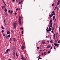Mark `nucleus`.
<instances>
[{
	"mask_svg": "<svg viewBox=\"0 0 60 60\" xmlns=\"http://www.w3.org/2000/svg\"><path fill=\"white\" fill-rule=\"evenodd\" d=\"M16 56L17 57H18V55L17 54V52L16 53Z\"/></svg>",
	"mask_w": 60,
	"mask_h": 60,
	"instance_id": "obj_22",
	"label": "nucleus"
},
{
	"mask_svg": "<svg viewBox=\"0 0 60 60\" xmlns=\"http://www.w3.org/2000/svg\"><path fill=\"white\" fill-rule=\"evenodd\" d=\"M15 1V0H12L13 2H14Z\"/></svg>",
	"mask_w": 60,
	"mask_h": 60,
	"instance_id": "obj_54",
	"label": "nucleus"
},
{
	"mask_svg": "<svg viewBox=\"0 0 60 60\" xmlns=\"http://www.w3.org/2000/svg\"><path fill=\"white\" fill-rule=\"evenodd\" d=\"M10 49H7L6 51V52H5V54H7L8 53V52L10 51Z\"/></svg>",
	"mask_w": 60,
	"mask_h": 60,
	"instance_id": "obj_5",
	"label": "nucleus"
},
{
	"mask_svg": "<svg viewBox=\"0 0 60 60\" xmlns=\"http://www.w3.org/2000/svg\"><path fill=\"white\" fill-rule=\"evenodd\" d=\"M19 25H21V19H22V18L21 17H19Z\"/></svg>",
	"mask_w": 60,
	"mask_h": 60,
	"instance_id": "obj_3",
	"label": "nucleus"
},
{
	"mask_svg": "<svg viewBox=\"0 0 60 60\" xmlns=\"http://www.w3.org/2000/svg\"><path fill=\"white\" fill-rule=\"evenodd\" d=\"M20 29L21 30H23V28H22V27L20 28Z\"/></svg>",
	"mask_w": 60,
	"mask_h": 60,
	"instance_id": "obj_35",
	"label": "nucleus"
},
{
	"mask_svg": "<svg viewBox=\"0 0 60 60\" xmlns=\"http://www.w3.org/2000/svg\"><path fill=\"white\" fill-rule=\"evenodd\" d=\"M1 28L3 29H4V27H3V26Z\"/></svg>",
	"mask_w": 60,
	"mask_h": 60,
	"instance_id": "obj_23",
	"label": "nucleus"
},
{
	"mask_svg": "<svg viewBox=\"0 0 60 60\" xmlns=\"http://www.w3.org/2000/svg\"><path fill=\"white\" fill-rule=\"evenodd\" d=\"M53 19L55 22H56L55 21L56 20V19H55V16H53Z\"/></svg>",
	"mask_w": 60,
	"mask_h": 60,
	"instance_id": "obj_7",
	"label": "nucleus"
},
{
	"mask_svg": "<svg viewBox=\"0 0 60 60\" xmlns=\"http://www.w3.org/2000/svg\"><path fill=\"white\" fill-rule=\"evenodd\" d=\"M22 3V1H21V2H19V4H21V3Z\"/></svg>",
	"mask_w": 60,
	"mask_h": 60,
	"instance_id": "obj_19",
	"label": "nucleus"
},
{
	"mask_svg": "<svg viewBox=\"0 0 60 60\" xmlns=\"http://www.w3.org/2000/svg\"><path fill=\"white\" fill-rule=\"evenodd\" d=\"M50 33V32L48 31V33Z\"/></svg>",
	"mask_w": 60,
	"mask_h": 60,
	"instance_id": "obj_59",
	"label": "nucleus"
},
{
	"mask_svg": "<svg viewBox=\"0 0 60 60\" xmlns=\"http://www.w3.org/2000/svg\"><path fill=\"white\" fill-rule=\"evenodd\" d=\"M58 43H60V41H59L58 42Z\"/></svg>",
	"mask_w": 60,
	"mask_h": 60,
	"instance_id": "obj_39",
	"label": "nucleus"
},
{
	"mask_svg": "<svg viewBox=\"0 0 60 60\" xmlns=\"http://www.w3.org/2000/svg\"><path fill=\"white\" fill-rule=\"evenodd\" d=\"M57 6H56L55 7V9H57Z\"/></svg>",
	"mask_w": 60,
	"mask_h": 60,
	"instance_id": "obj_34",
	"label": "nucleus"
},
{
	"mask_svg": "<svg viewBox=\"0 0 60 60\" xmlns=\"http://www.w3.org/2000/svg\"><path fill=\"white\" fill-rule=\"evenodd\" d=\"M55 34H54V35L53 39H55Z\"/></svg>",
	"mask_w": 60,
	"mask_h": 60,
	"instance_id": "obj_24",
	"label": "nucleus"
},
{
	"mask_svg": "<svg viewBox=\"0 0 60 60\" xmlns=\"http://www.w3.org/2000/svg\"><path fill=\"white\" fill-rule=\"evenodd\" d=\"M49 23H50V27H52V20H50V21Z\"/></svg>",
	"mask_w": 60,
	"mask_h": 60,
	"instance_id": "obj_4",
	"label": "nucleus"
},
{
	"mask_svg": "<svg viewBox=\"0 0 60 60\" xmlns=\"http://www.w3.org/2000/svg\"><path fill=\"white\" fill-rule=\"evenodd\" d=\"M6 37L7 38H8V36H6Z\"/></svg>",
	"mask_w": 60,
	"mask_h": 60,
	"instance_id": "obj_43",
	"label": "nucleus"
},
{
	"mask_svg": "<svg viewBox=\"0 0 60 60\" xmlns=\"http://www.w3.org/2000/svg\"><path fill=\"white\" fill-rule=\"evenodd\" d=\"M48 38V36H46V38Z\"/></svg>",
	"mask_w": 60,
	"mask_h": 60,
	"instance_id": "obj_61",
	"label": "nucleus"
},
{
	"mask_svg": "<svg viewBox=\"0 0 60 60\" xmlns=\"http://www.w3.org/2000/svg\"><path fill=\"white\" fill-rule=\"evenodd\" d=\"M12 53L13 56H15V51H14V52H12Z\"/></svg>",
	"mask_w": 60,
	"mask_h": 60,
	"instance_id": "obj_10",
	"label": "nucleus"
},
{
	"mask_svg": "<svg viewBox=\"0 0 60 60\" xmlns=\"http://www.w3.org/2000/svg\"><path fill=\"white\" fill-rule=\"evenodd\" d=\"M50 53V51H49L47 53L48 54H49V53Z\"/></svg>",
	"mask_w": 60,
	"mask_h": 60,
	"instance_id": "obj_31",
	"label": "nucleus"
},
{
	"mask_svg": "<svg viewBox=\"0 0 60 60\" xmlns=\"http://www.w3.org/2000/svg\"><path fill=\"white\" fill-rule=\"evenodd\" d=\"M59 32H60V28L59 29Z\"/></svg>",
	"mask_w": 60,
	"mask_h": 60,
	"instance_id": "obj_55",
	"label": "nucleus"
},
{
	"mask_svg": "<svg viewBox=\"0 0 60 60\" xmlns=\"http://www.w3.org/2000/svg\"><path fill=\"white\" fill-rule=\"evenodd\" d=\"M45 42H42V43L43 44H45Z\"/></svg>",
	"mask_w": 60,
	"mask_h": 60,
	"instance_id": "obj_18",
	"label": "nucleus"
},
{
	"mask_svg": "<svg viewBox=\"0 0 60 60\" xmlns=\"http://www.w3.org/2000/svg\"><path fill=\"white\" fill-rule=\"evenodd\" d=\"M48 29V28L47 27L46 29V31H47Z\"/></svg>",
	"mask_w": 60,
	"mask_h": 60,
	"instance_id": "obj_56",
	"label": "nucleus"
},
{
	"mask_svg": "<svg viewBox=\"0 0 60 60\" xmlns=\"http://www.w3.org/2000/svg\"><path fill=\"white\" fill-rule=\"evenodd\" d=\"M18 0H16V3H17V2H18Z\"/></svg>",
	"mask_w": 60,
	"mask_h": 60,
	"instance_id": "obj_50",
	"label": "nucleus"
},
{
	"mask_svg": "<svg viewBox=\"0 0 60 60\" xmlns=\"http://www.w3.org/2000/svg\"><path fill=\"white\" fill-rule=\"evenodd\" d=\"M8 38H10V35H8Z\"/></svg>",
	"mask_w": 60,
	"mask_h": 60,
	"instance_id": "obj_30",
	"label": "nucleus"
},
{
	"mask_svg": "<svg viewBox=\"0 0 60 60\" xmlns=\"http://www.w3.org/2000/svg\"><path fill=\"white\" fill-rule=\"evenodd\" d=\"M8 60H11L10 59H9Z\"/></svg>",
	"mask_w": 60,
	"mask_h": 60,
	"instance_id": "obj_64",
	"label": "nucleus"
},
{
	"mask_svg": "<svg viewBox=\"0 0 60 60\" xmlns=\"http://www.w3.org/2000/svg\"><path fill=\"white\" fill-rule=\"evenodd\" d=\"M6 16H8V14L7 13H6Z\"/></svg>",
	"mask_w": 60,
	"mask_h": 60,
	"instance_id": "obj_25",
	"label": "nucleus"
},
{
	"mask_svg": "<svg viewBox=\"0 0 60 60\" xmlns=\"http://www.w3.org/2000/svg\"><path fill=\"white\" fill-rule=\"evenodd\" d=\"M13 40L14 41H15V38H13Z\"/></svg>",
	"mask_w": 60,
	"mask_h": 60,
	"instance_id": "obj_20",
	"label": "nucleus"
},
{
	"mask_svg": "<svg viewBox=\"0 0 60 60\" xmlns=\"http://www.w3.org/2000/svg\"><path fill=\"white\" fill-rule=\"evenodd\" d=\"M52 13L51 15H49V16L50 18H51V17H53V15H55V11H52Z\"/></svg>",
	"mask_w": 60,
	"mask_h": 60,
	"instance_id": "obj_1",
	"label": "nucleus"
},
{
	"mask_svg": "<svg viewBox=\"0 0 60 60\" xmlns=\"http://www.w3.org/2000/svg\"><path fill=\"white\" fill-rule=\"evenodd\" d=\"M43 52H42V54H41L42 56H43Z\"/></svg>",
	"mask_w": 60,
	"mask_h": 60,
	"instance_id": "obj_51",
	"label": "nucleus"
},
{
	"mask_svg": "<svg viewBox=\"0 0 60 60\" xmlns=\"http://www.w3.org/2000/svg\"><path fill=\"white\" fill-rule=\"evenodd\" d=\"M47 53V52H45L44 53V54H43V55H45V54Z\"/></svg>",
	"mask_w": 60,
	"mask_h": 60,
	"instance_id": "obj_29",
	"label": "nucleus"
},
{
	"mask_svg": "<svg viewBox=\"0 0 60 60\" xmlns=\"http://www.w3.org/2000/svg\"><path fill=\"white\" fill-rule=\"evenodd\" d=\"M22 57L21 58V59H22V60H26V59L24 58L22 55Z\"/></svg>",
	"mask_w": 60,
	"mask_h": 60,
	"instance_id": "obj_6",
	"label": "nucleus"
},
{
	"mask_svg": "<svg viewBox=\"0 0 60 60\" xmlns=\"http://www.w3.org/2000/svg\"><path fill=\"white\" fill-rule=\"evenodd\" d=\"M60 4V0H59L58 3L57 4V5H58Z\"/></svg>",
	"mask_w": 60,
	"mask_h": 60,
	"instance_id": "obj_8",
	"label": "nucleus"
},
{
	"mask_svg": "<svg viewBox=\"0 0 60 60\" xmlns=\"http://www.w3.org/2000/svg\"><path fill=\"white\" fill-rule=\"evenodd\" d=\"M5 34H4V35H3V36H5Z\"/></svg>",
	"mask_w": 60,
	"mask_h": 60,
	"instance_id": "obj_58",
	"label": "nucleus"
},
{
	"mask_svg": "<svg viewBox=\"0 0 60 60\" xmlns=\"http://www.w3.org/2000/svg\"><path fill=\"white\" fill-rule=\"evenodd\" d=\"M52 27V31H54V28L53 27Z\"/></svg>",
	"mask_w": 60,
	"mask_h": 60,
	"instance_id": "obj_21",
	"label": "nucleus"
},
{
	"mask_svg": "<svg viewBox=\"0 0 60 60\" xmlns=\"http://www.w3.org/2000/svg\"><path fill=\"white\" fill-rule=\"evenodd\" d=\"M21 48L22 50H23V49H24V48H25V47H24V46L22 45L21 47Z\"/></svg>",
	"mask_w": 60,
	"mask_h": 60,
	"instance_id": "obj_11",
	"label": "nucleus"
},
{
	"mask_svg": "<svg viewBox=\"0 0 60 60\" xmlns=\"http://www.w3.org/2000/svg\"><path fill=\"white\" fill-rule=\"evenodd\" d=\"M50 49H52V47L50 48Z\"/></svg>",
	"mask_w": 60,
	"mask_h": 60,
	"instance_id": "obj_53",
	"label": "nucleus"
},
{
	"mask_svg": "<svg viewBox=\"0 0 60 60\" xmlns=\"http://www.w3.org/2000/svg\"><path fill=\"white\" fill-rule=\"evenodd\" d=\"M7 34H10V32L9 31H8L7 33Z\"/></svg>",
	"mask_w": 60,
	"mask_h": 60,
	"instance_id": "obj_13",
	"label": "nucleus"
},
{
	"mask_svg": "<svg viewBox=\"0 0 60 60\" xmlns=\"http://www.w3.org/2000/svg\"><path fill=\"white\" fill-rule=\"evenodd\" d=\"M39 59H42V58H39Z\"/></svg>",
	"mask_w": 60,
	"mask_h": 60,
	"instance_id": "obj_60",
	"label": "nucleus"
},
{
	"mask_svg": "<svg viewBox=\"0 0 60 60\" xmlns=\"http://www.w3.org/2000/svg\"><path fill=\"white\" fill-rule=\"evenodd\" d=\"M49 29H50L51 30V29L50 28V26H49Z\"/></svg>",
	"mask_w": 60,
	"mask_h": 60,
	"instance_id": "obj_28",
	"label": "nucleus"
},
{
	"mask_svg": "<svg viewBox=\"0 0 60 60\" xmlns=\"http://www.w3.org/2000/svg\"><path fill=\"white\" fill-rule=\"evenodd\" d=\"M47 42H48V43H49V41H47Z\"/></svg>",
	"mask_w": 60,
	"mask_h": 60,
	"instance_id": "obj_62",
	"label": "nucleus"
},
{
	"mask_svg": "<svg viewBox=\"0 0 60 60\" xmlns=\"http://www.w3.org/2000/svg\"><path fill=\"white\" fill-rule=\"evenodd\" d=\"M4 32V30H2V33H3Z\"/></svg>",
	"mask_w": 60,
	"mask_h": 60,
	"instance_id": "obj_27",
	"label": "nucleus"
},
{
	"mask_svg": "<svg viewBox=\"0 0 60 60\" xmlns=\"http://www.w3.org/2000/svg\"><path fill=\"white\" fill-rule=\"evenodd\" d=\"M54 6V4H52V6Z\"/></svg>",
	"mask_w": 60,
	"mask_h": 60,
	"instance_id": "obj_49",
	"label": "nucleus"
},
{
	"mask_svg": "<svg viewBox=\"0 0 60 60\" xmlns=\"http://www.w3.org/2000/svg\"><path fill=\"white\" fill-rule=\"evenodd\" d=\"M57 47H59V44L57 45Z\"/></svg>",
	"mask_w": 60,
	"mask_h": 60,
	"instance_id": "obj_45",
	"label": "nucleus"
},
{
	"mask_svg": "<svg viewBox=\"0 0 60 60\" xmlns=\"http://www.w3.org/2000/svg\"><path fill=\"white\" fill-rule=\"evenodd\" d=\"M51 30H50V29H49V30H48V31H51Z\"/></svg>",
	"mask_w": 60,
	"mask_h": 60,
	"instance_id": "obj_41",
	"label": "nucleus"
},
{
	"mask_svg": "<svg viewBox=\"0 0 60 60\" xmlns=\"http://www.w3.org/2000/svg\"><path fill=\"white\" fill-rule=\"evenodd\" d=\"M5 20H4V23H5Z\"/></svg>",
	"mask_w": 60,
	"mask_h": 60,
	"instance_id": "obj_57",
	"label": "nucleus"
},
{
	"mask_svg": "<svg viewBox=\"0 0 60 60\" xmlns=\"http://www.w3.org/2000/svg\"><path fill=\"white\" fill-rule=\"evenodd\" d=\"M4 11L5 12H6V11H7V9H6V8H5V9L4 10Z\"/></svg>",
	"mask_w": 60,
	"mask_h": 60,
	"instance_id": "obj_16",
	"label": "nucleus"
},
{
	"mask_svg": "<svg viewBox=\"0 0 60 60\" xmlns=\"http://www.w3.org/2000/svg\"><path fill=\"white\" fill-rule=\"evenodd\" d=\"M55 25H56V24H55V23H54V25H53V26H55Z\"/></svg>",
	"mask_w": 60,
	"mask_h": 60,
	"instance_id": "obj_42",
	"label": "nucleus"
},
{
	"mask_svg": "<svg viewBox=\"0 0 60 60\" xmlns=\"http://www.w3.org/2000/svg\"><path fill=\"white\" fill-rule=\"evenodd\" d=\"M13 48V49H14V51H15V50H16V47L15 46H14Z\"/></svg>",
	"mask_w": 60,
	"mask_h": 60,
	"instance_id": "obj_9",
	"label": "nucleus"
},
{
	"mask_svg": "<svg viewBox=\"0 0 60 60\" xmlns=\"http://www.w3.org/2000/svg\"><path fill=\"white\" fill-rule=\"evenodd\" d=\"M18 9L17 8L16 9V11H18Z\"/></svg>",
	"mask_w": 60,
	"mask_h": 60,
	"instance_id": "obj_47",
	"label": "nucleus"
},
{
	"mask_svg": "<svg viewBox=\"0 0 60 60\" xmlns=\"http://www.w3.org/2000/svg\"><path fill=\"white\" fill-rule=\"evenodd\" d=\"M52 46H54V45H53V44H52Z\"/></svg>",
	"mask_w": 60,
	"mask_h": 60,
	"instance_id": "obj_63",
	"label": "nucleus"
},
{
	"mask_svg": "<svg viewBox=\"0 0 60 60\" xmlns=\"http://www.w3.org/2000/svg\"><path fill=\"white\" fill-rule=\"evenodd\" d=\"M18 24L16 22H15L13 23V26L15 29H16V26H17Z\"/></svg>",
	"mask_w": 60,
	"mask_h": 60,
	"instance_id": "obj_2",
	"label": "nucleus"
},
{
	"mask_svg": "<svg viewBox=\"0 0 60 60\" xmlns=\"http://www.w3.org/2000/svg\"><path fill=\"white\" fill-rule=\"evenodd\" d=\"M2 1L3 2L4 4L6 6V4L5 3V2H4V0H2Z\"/></svg>",
	"mask_w": 60,
	"mask_h": 60,
	"instance_id": "obj_12",
	"label": "nucleus"
},
{
	"mask_svg": "<svg viewBox=\"0 0 60 60\" xmlns=\"http://www.w3.org/2000/svg\"><path fill=\"white\" fill-rule=\"evenodd\" d=\"M15 15H16L17 14V13H15L14 14Z\"/></svg>",
	"mask_w": 60,
	"mask_h": 60,
	"instance_id": "obj_48",
	"label": "nucleus"
},
{
	"mask_svg": "<svg viewBox=\"0 0 60 60\" xmlns=\"http://www.w3.org/2000/svg\"><path fill=\"white\" fill-rule=\"evenodd\" d=\"M54 45L55 46H57V44L56 43H54Z\"/></svg>",
	"mask_w": 60,
	"mask_h": 60,
	"instance_id": "obj_15",
	"label": "nucleus"
},
{
	"mask_svg": "<svg viewBox=\"0 0 60 60\" xmlns=\"http://www.w3.org/2000/svg\"><path fill=\"white\" fill-rule=\"evenodd\" d=\"M37 49H40V47H37Z\"/></svg>",
	"mask_w": 60,
	"mask_h": 60,
	"instance_id": "obj_40",
	"label": "nucleus"
},
{
	"mask_svg": "<svg viewBox=\"0 0 60 60\" xmlns=\"http://www.w3.org/2000/svg\"><path fill=\"white\" fill-rule=\"evenodd\" d=\"M47 48H50V46L49 45V46H47V47H46Z\"/></svg>",
	"mask_w": 60,
	"mask_h": 60,
	"instance_id": "obj_17",
	"label": "nucleus"
},
{
	"mask_svg": "<svg viewBox=\"0 0 60 60\" xmlns=\"http://www.w3.org/2000/svg\"><path fill=\"white\" fill-rule=\"evenodd\" d=\"M53 48L54 49H56V47L55 46L53 47Z\"/></svg>",
	"mask_w": 60,
	"mask_h": 60,
	"instance_id": "obj_32",
	"label": "nucleus"
},
{
	"mask_svg": "<svg viewBox=\"0 0 60 60\" xmlns=\"http://www.w3.org/2000/svg\"><path fill=\"white\" fill-rule=\"evenodd\" d=\"M11 12V10H9L8 11V12L9 13H10V12Z\"/></svg>",
	"mask_w": 60,
	"mask_h": 60,
	"instance_id": "obj_38",
	"label": "nucleus"
},
{
	"mask_svg": "<svg viewBox=\"0 0 60 60\" xmlns=\"http://www.w3.org/2000/svg\"><path fill=\"white\" fill-rule=\"evenodd\" d=\"M10 41H11V38H10Z\"/></svg>",
	"mask_w": 60,
	"mask_h": 60,
	"instance_id": "obj_44",
	"label": "nucleus"
},
{
	"mask_svg": "<svg viewBox=\"0 0 60 60\" xmlns=\"http://www.w3.org/2000/svg\"><path fill=\"white\" fill-rule=\"evenodd\" d=\"M57 34H58L57 33H56V38H57Z\"/></svg>",
	"mask_w": 60,
	"mask_h": 60,
	"instance_id": "obj_36",
	"label": "nucleus"
},
{
	"mask_svg": "<svg viewBox=\"0 0 60 60\" xmlns=\"http://www.w3.org/2000/svg\"><path fill=\"white\" fill-rule=\"evenodd\" d=\"M23 30H22V34H23Z\"/></svg>",
	"mask_w": 60,
	"mask_h": 60,
	"instance_id": "obj_52",
	"label": "nucleus"
},
{
	"mask_svg": "<svg viewBox=\"0 0 60 60\" xmlns=\"http://www.w3.org/2000/svg\"><path fill=\"white\" fill-rule=\"evenodd\" d=\"M38 57L40 58V57H41V55H39L38 56Z\"/></svg>",
	"mask_w": 60,
	"mask_h": 60,
	"instance_id": "obj_37",
	"label": "nucleus"
},
{
	"mask_svg": "<svg viewBox=\"0 0 60 60\" xmlns=\"http://www.w3.org/2000/svg\"><path fill=\"white\" fill-rule=\"evenodd\" d=\"M51 32L52 33H54V31H53L52 30Z\"/></svg>",
	"mask_w": 60,
	"mask_h": 60,
	"instance_id": "obj_46",
	"label": "nucleus"
},
{
	"mask_svg": "<svg viewBox=\"0 0 60 60\" xmlns=\"http://www.w3.org/2000/svg\"><path fill=\"white\" fill-rule=\"evenodd\" d=\"M50 42L51 43H53V41H50Z\"/></svg>",
	"mask_w": 60,
	"mask_h": 60,
	"instance_id": "obj_33",
	"label": "nucleus"
},
{
	"mask_svg": "<svg viewBox=\"0 0 60 60\" xmlns=\"http://www.w3.org/2000/svg\"><path fill=\"white\" fill-rule=\"evenodd\" d=\"M12 12H13V11H12V10L10 14H11Z\"/></svg>",
	"mask_w": 60,
	"mask_h": 60,
	"instance_id": "obj_26",
	"label": "nucleus"
},
{
	"mask_svg": "<svg viewBox=\"0 0 60 60\" xmlns=\"http://www.w3.org/2000/svg\"><path fill=\"white\" fill-rule=\"evenodd\" d=\"M2 9H4V8H5V6H2Z\"/></svg>",
	"mask_w": 60,
	"mask_h": 60,
	"instance_id": "obj_14",
	"label": "nucleus"
}]
</instances>
